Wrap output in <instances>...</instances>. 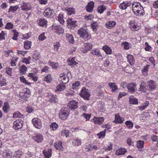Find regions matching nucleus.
<instances>
[{
    "instance_id": "64",
    "label": "nucleus",
    "mask_w": 158,
    "mask_h": 158,
    "mask_svg": "<svg viewBox=\"0 0 158 158\" xmlns=\"http://www.w3.org/2000/svg\"><path fill=\"white\" fill-rule=\"evenodd\" d=\"M3 158H11V156L7 152H4L3 154Z\"/></svg>"
},
{
    "instance_id": "62",
    "label": "nucleus",
    "mask_w": 158,
    "mask_h": 158,
    "mask_svg": "<svg viewBox=\"0 0 158 158\" xmlns=\"http://www.w3.org/2000/svg\"><path fill=\"white\" fill-rule=\"evenodd\" d=\"M6 72L7 74H8L9 76H11L12 75V68L9 67H6Z\"/></svg>"
},
{
    "instance_id": "28",
    "label": "nucleus",
    "mask_w": 158,
    "mask_h": 158,
    "mask_svg": "<svg viewBox=\"0 0 158 158\" xmlns=\"http://www.w3.org/2000/svg\"><path fill=\"white\" fill-rule=\"evenodd\" d=\"M37 22L39 25L44 26L46 25L47 21L44 19H40L38 20Z\"/></svg>"
},
{
    "instance_id": "26",
    "label": "nucleus",
    "mask_w": 158,
    "mask_h": 158,
    "mask_svg": "<svg viewBox=\"0 0 158 158\" xmlns=\"http://www.w3.org/2000/svg\"><path fill=\"white\" fill-rule=\"evenodd\" d=\"M127 61L131 65H133L135 63V60L133 56L131 55H128L127 56Z\"/></svg>"
},
{
    "instance_id": "42",
    "label": "nucleus",
    "mask_w": 158,
    "mask_h": 158,
    "mask_svg": "<svg viewBox=\"0 0 158 158\" xmlns=\"http://www.w3.org/2000/svg\"><path fill=\"white\" fill-rule=\"evenodd\" d=\"M50 66H51L52 69H56L58 67L59 64L58 62L50 61Z\"/></svg>"
},
{
    "instance_id": "37",
    "label": "nucleus",
    "mask_w": 158,
    "mask_h": 158,
    "mask_svg": "<svg viewBox=\"0 0 158 158\" xmlns=\"http://www.w3.org/2000/svg\"><path fill=\"white\" fill-rule=\"evenodd\" d=\"M18 58L17 57H13L11 60V65L12 67L16 66V64L17 62Z\"/></svg>"
},
{
    "instance_id": "20",
    "label": "nucleus",
    "mask_w": 158,
    "mask_h": 158,
    "mask_svg": "<svg viewBox=\"0 0 158 158\" xmlns=\"http://www.w3.org/2000/svg\"><path fill=\"white\" fill-rule=\"evenodd\" d=\"M108 85L110 88L112 89L111 91L113 92H115L118 91V86L115 85V83L110 82L108 83Z\"/></svg>"
},
{
    "instance_id": "27",
    "label": "nucleus",
    "mask_w": 158,
    "mask_h": 158,
    "mask_svg": "<svg viewBox=\"0 0 158 158\" xmlns=\"http://www.w3.org/2000/svg\"><path fill=\"white\" fill-rule=\"evenodd\" d=\"M91 53L97 56L98 57H101L102 59V55L101 54L100 51L99 50L95 49H94L91 51Z\"/></svg>"
},
{
    "instance_id": "35",
    "label": "nucleus",
    "mask_w": 158,
    "mask_h": 158,
    "mask_svg": "<svg viewBox=\"0 0 158 158\" xmlns=\"http://www.w3.org/2000/svg\"><path fill=\"white\" fill-rule=\"evenodd\" d=\"M106 9V8L104 5H101L98 7V12L100 14L102 13Z\"/></svg>"
},
{
    "instance_id": "61",
    "label": "nucleus",
    "mask_w": 158,
    "mask_h": 158,
    "mask_svg": "<svg viewBox=\"0 0 158 158\" xmlns=\"http://www.w3.org/2000/svg\"><path fill=\"white\" fill-rule=\"evenodd\" d=\"M43 153L45 156V158H49V151L48 149L47 151L44 150L43 151Z\"/></svg>"
},
{
    "instance_id": "11",
    "label": "nucleus",
    "mask_w": 158,
    "mask_h": 158,
    "mask_svg": "<svg viewBox=\"0 0 158 158\" xmlns=\"http://www.w3.org/2000/svg\"><path fill=\"white\" fill-rule=\"evenodd\" d=\"M68 23V26L69 28L73 29L77 25V21H73L72 19H69L66 20Z\"/></svg>"
},
{
    "instance_id": "15",
    "label": "nucleus",
    "mask_w": 158,
    "mask_h": 158,
    "mask_svg": "<svg viewBox=\"0 0 158 158\" xmlns=\"http://www.w3.org/2000/svg\"><path fill=\"white\" fill-rule=\"evenodd\" d=\"M94 5V2L93 1L90 2L86 6V9L87 11L89 12H92Z\"/></svg>"
},
{
    "instance_id": "8",
    "label": "nucleus",
    "mask_w": 158,
    "mask_h": 158,
    "mask_svg": "<svg viewBox=\"0 0 158 158\" xmlns=\"http://www.w3.org/2000/svg\"><path fill=\"white\" fill-rule=\"evenodd\" d=\"M23 123L22 119H18L14 122L13 127L15 130L21 129L23 127Z\"/></svg>"
},
{
    "instance_id": "19",
    "label": "nucleus",
    "mask_w": 158,
    "mask_h": 158,
    "mask_svg": "<svg viewBox=\"0 0 158 158\" xmlns=\"http://www.w3.org/2000/svg\"><path fill=\"white\" fill-rule=\"evenodd\" d=\"M116 25V23L114 21H110L106 22L105 24L106 27L108 29H111L114 27Z\"/></svg>"
},
{
    "instance_id": "3",
    "label": "nucleus",
    "mask_w": 158,
    "mask_h": 158,
    "mask_svg": "<svg viewBox=\"0 0 158 158\" xmlns=\"http://www.w3.org/2000/svg\"><path fill=\"white\" fill-rule=\"evenodd\" d=\"M69 114V110L67 108H62L59 113L60 118L63 120L66 119Z\"/></svg>"
},
{
    "instance_id": "41",
    "label": "nucleus",
    "mask_w": 158,
    "mask_h": 158,
    "mask_svg": "<svg viewBox=\"0 0 158 158\" xmlns=\"http://www.w3.org/2000/svg\"><path fill=\"white\" fill-rule=\"evenodd\" d=\"M129 101L130 103L132 104H138L137 99L134 97L133 96H132L129 98Z\"/></svg>"
},
{
    "instance_id": "10",
    "label": "nucleus",
    "mask_w": 158,
    "mask_h": 158,
    "mask_svg": "<svg viewBox=\"0 0 158 158\" xmlns=\"http://www.w3.org/2000/svg\"><path fill=\"white\" fill-rule=\"evenodd\" d=\"M32 122L34 127L38 129H40L42 127V123L40 120L35 118L32 119Z\"/></svg>"
},
{
    "instance_id": "32",
    "label": "nucleus",
    "mask_w": 158,
    "mask_h": 158,
    "mask_svg": "<svg viewBox=\"0 0 158 158\" xmlns=\"http://www.w3.org/2000/svg\"><path fill=\"white\" fill-rule=\"evenodd\" d=\"M63 17V14H60L56 19L60 22V24H63L65 22V20Z\"/></svg>"
},
{
    "instance_id": "16",
    "label": "nucleus",
    "mask_w": 158,
    "mask_h": 158,
    "mask_svg": "<svg viewBox=\"0 0 158 158\" xmlns=\"http://www.w3.org/2000/svg\"><path fill=\"white\" fill-rule=\"evenodd\" d=\"M78 103V102L72 100L70 101L68 103V106L69 108L75 110L78 107L77 105Z\"/></svg>"
},
{
    "instance_id": "45",
    "label": "nucleus",
    "mask_w": 158,
    "mask_h": 158,
    "mask_svg": "<svg viewBox=\"0 0 158 158\" xmlns=\"http://www.w3.org/2000/svg\"><path fill=\"white\" fill-rule=\"evenodd\" d=\"M58 127V124L55 122L52 123L50 125V129L53 131L56 130Z\"/></svg>"
},
{
    "instance_id": "13",
    "label": "nucleus",
    "mask_w": 158,
    "mask_h": 158,
    "mask_svg": "<svg viewBox=\"0 0 158 158\" xmlns=\"http://www.w3.org/2000/svg\"><path fill=\"white\" fill-rule=\"evenodd\" d=\"M148 85V88L149 90L152 91L156 89L157 87L156 83L153 81L151 80L147 83Z\"/></svg>"
},
{
    "instance_id": "40",
    "label": "nucleus",
    "mask_w": 158,
    "mask_h": 158,
    "mask_svg": "<svg viewBox=\"0 0 158 158\" xmlns=\"http://www.w3.org/2000/svg\"><path fill=\"white\" fill-rule=\"evenodd\" d=\"M31 45V41H27L24 42V48L25 49H28L30 48Z\"/></svg>"
},
{
    "instance_id": "57",
    "label": "nucleus",
    "mask_w": 158,
    "mask_h": 158,
    "mask_svg": "<svg viewBox=\"0 0 158 158\" xmlns=\"http://www.w3.org/2000/svg\"><path fill=\"white\" fill-rule=\"evenodd\" d=\"M148 104L149 102L148 101H146L144 103V104L142 106H139V108L140 110H143L147 107Z\"/></svg>"
},
{
    "instance_id": "54",
    "label": "nucleus",
    "mask_w": 158,
    "mask_h": 158,
    "mask_svg": "<svg viewBox=\"0 0 158 158\" xmlns=\"http://www.w3.org/2000/svg\"><path fill=\"white\" fill-rule=\"evenodd\" d=\"M65 89V86L63 84H60L57 86V89L59 91H63Z\"/></svg>"
},
{
    "instance_id": "6",
    "label": "nucleus",
    "mask_w": 158,
    "mask_h": 158,
    "mask_svg": "<svg viewBox=\"0 0 158 158\" xmlns=\"http://www.w3.org/2000/svg\"><path fill=\"white\" fill-rule=\"evenodd\" d=\"M81 96L84 98L85 99L89 100L90 94L89 93V91L88 89L84 88L81 90L79 94Z\"/></svg>"
},
{
    "instance_id": "49",
    "label": "nucleus",
    "mask_w": 158,
    "mask_h": 158,
    "mask_svg": "<svg viewBox=\"0 0 158 158\" xmlns=\"http://www.w3.org/2000/svg\"><path fill=\"white\" fill-rule=\"evenodd\" d=\"M144 144V141L141 140L138 141L137 142V147L139 149H142L143 147Z\"/></svg>"
},
{
    "instance_id": "46",
    "label": "nucleus",
    "mask_w": 158,
    "mask_h": 158,
    "mask_svg": "<svg viewBox=\"0 0 158 158\" xmlns=\"http://www.w3.org/2000/svg\"><path fill=\"white\" fill-rule=\"evenodd\" d=\"M150 66V65L147 64L144 67L143 70H142V73L143 75H146L147 74V72Z\"/></svg>"
},
{
    "instance_id": "34",
    "label": "nucleus",
    "mask_w": 158,
    "mask_h": 158,
    "mask_svg": "<svg viewBox=\"0 0 158 158\" xmlns=\"http://www.w3.org/2000/svg\"><path fill=\"white\" fill-rule=\"evenodd\" d=\"M28 77L34 81H36L38 80V77L34 73H30L28 74Z\"/></svg>"
},
{
    "instance_id": "18",
    "label": "nucleus",
    "mask_w": 158,
    "mask_h": 158,
    "mask_svg": "<svg viewBox=\"0 0 158 158\" xmlns=\"http://www.w3.org/2000/svg\"><path fill=\"white\" fill-rule=\"evenodd\" d=\"M33 139L38 143L41 142L43 139V136L40 134L36 135L33 137Z\"/></svg>"
},
{
    "instance_id": "5",
    "label": "nucleus",
    "mask_w": 158,
    "mask_h": 158,
    "mask_svg": "<svg viewBox=\"0 0 158 158\" xmlns=\"http://www.w3.org/2000/svg\"><path fill=\"white\" fill-rule=\"evenodd\" d=\"M51 30L53 32L57 33L58 35L63 34L64 32L63 29L60 26L57 25L56 24H53L52 26Z\"/></svg>"
},
{
    "instance_id": "23",
    "label": "nucleus",
    "mask_w": 158,
    "mask_h": 158,
    "mask_svg": "<svg viewBox=\"0 0 158 158\" xmlns=\"http://www.w3.org/2000/svg\"><path fill=\"white\" fill-rule=\"evenodd\" d=\"M54 146L56 149L57 150H62L63 148L62 142L59 141L54 143Z\"/></svg>"
},
{
    "instance_id": "22",
    "label": "nucleus",
    "mask_w": 158,
    "mask_h": 158,
    "mask_svg": "<svg viewBox=\"0 0 158 158\" xmlns=\"http://www.w3.org/2000/svg\"><path fill=\"white\" fill-rule=\"evenodd\" d=\"M66 37L67 40L71 44H73L74 42V40L73 36L71 34L69 33H66Z\"/></svg>"
},
{
    "instance_id": "56",
    "label": "nucleus",
    "mask_w": 158,
    "mask_h": 158,
    "mask_svg": "<svg viewBox=\"0 0 158 158\" xmlns=\"http://www.w3.org/2000/svg\"><path fill=\"white\" fill-rule=\"evenodd\" d=\"M20 79V81L21 82H23L26 85H30L31 84L30 83L28 82V81L26 80L23 76L21 77Z\"/></svg>"
},
{
    "instance_id": "44",
    "label": "nucleus",
    "mask_w": 158,
    "mask_h": 158,
    "mask_svg": "<svg viewBox=\"0 0 158 158\" xmlns=\"http://www.w3.org/2000/svg\"><path fill=\"white\" fill-rule=\"evenodd\" d=\"M72 142L73 144L76 146H79L81 144V140L77 138L73 139Z\"/></svg>"
},
{
    "instance_id": "47",
    "label": "nucleus",
    "mask_w": 158,
    "mask_h": 158,
    "mask_svg": "<svg viewBox=\"0 0 158 158\" xmlns=\"http://www.w3.org/2000/svg\"><path fill=\"white\" fill-rule=\"evenodd\" d=\"M106 131V129L104 130L103 131H101L99 133L97 134L98 137L99 139H101L102 137L103 138L105 135V133Z\"/></svg>"
},
{
    "instance_id": "52",
    "label": "nucleus",
    "mask_w": 158,
    "mask_h": 158,
    "mask_svg": "<svg viewBox=\"0 0 158 158\" xmlns=\"http://www.w3.org/2000/svg\"><path fill=\"white\" fill-rule=\"evenodd\" d=\"M22 152L20 150H18L15 152L14 156L17 158H20L22 155Z\"/></svg>"
},
{
    "instance_id": "4",
    "label": "nucleus",
    "mask_w": 158,
    "mask_h": 158,
    "mask_svg": "<svg viewBox=\"0 0 158 158\" xmlns=\"http://www.w3.org/2000/svg\"><path fill=\"white\" fill-rule=\"evenodd\" d=\"M30 90L28 89L25 88L23 90V91L20 92L19 95L20 99L21 101L23 100V99H25L27 98L30 97Z\"/></svg>"
},
{
    "instance_id": "60",
    "label": "nucleus",
    "mask_w": 158,
    "mask_h": 158,
    "mask_svg": "<svg viewBox=\"0 0 158 158\" xmlns=\"http://www.w3.org/2000/svg\"><path fill=\"white\" fill-rule=\"evenodd\" d=\"M126 126L128 128H131L133 127V123L130 121H127L125 122Z\"/></svg>"
},
{
    "instance_id": "9",
    "label": "nucleus",
    "mask_w": 158,
    "mask_h": 158,
    "mask_svg": "<svg viewBox=\"0 0 158 158\" xmlns=\"http://www.w3.org/2000/svg\"><path fill=\"white\" fill-rule=\"evenodd\" d=\"M129 27L132 31H136L140 28V27L133 20L130 21L129 23Z\"/></svg>"
},
{
    "instance_id": "7",
    "label": "nucleus",
    "mask_w": 158,
    "mask_h": 158,
    "mask_svg": "<svg viewBox=\"0 0 158 158\" xmlns=\"http://www.w3.org/2000/svg\"><path fill=\"white\" fill-rule=\"evenodd\" d=\"M84 46L81 48V51L83 53H86L92 48V45L90 43H86L84 44Z\"/></svg>"
},
{
    "instance_id": "12",
    "label": "nucleus",
    "mask_w": 158,
    "mask_h": 158,
    "mask_svg": "<svg viewBox=\"0 0 158 158\" xmlns=\"http://www.w3.org/2000/svg\"><path fill=\"white\" fill-rule=\"evenodd\" d=\"M137 85L135 83L133 82L129 84L127 86L128 91L133 93L137 90L136 89Z\"/></svg>"
},
{
    "instance_id": "31",
    "label": "nucleus",
    "mask_w": 158,
    "mask_h": 158,
    "mask_svg": "<svg viewBox=\"0 0 158 158\" xmlns=\"http://www.w3.org/2000/svg\"><path fill=\"white\" fill-rule=\"evenodd\" d=\"M27 68L25 65H23L20 67L19 72L22 74H24L27 71Z\"/></svg>"
},
{
    "instance_id": "17",
    "label": "nucleus",
    "mask_w": 158,
    "mask_h": 158,
    "mask_svg": "<svg viewBox=\"0 0 158 158\" xmlns=\"http://www.w3.org/2000/svg\"><path fill=\"white\" fill-rule=\"evenodd\" d=\"M93 120L94 122V123L95 124H101L104 121V118L103 117H94L93 119Z\"/></svg>"
},
{
    "instance_id": "14",
    "label": "nucleus",
    "mask_w": 158,
    "mask_h": 158,
    "mask_svg": "<svg viewBox=\"0 0 158 158\" xmlns=\"http://www.w3.org/2000/svg\"><path fill=\"white\" fill-rule=\"evenodd\" d=\"M131 2L130 1H126L121 3L119 6V8L122 10H125L128 6H131Z\"/></svg>"
},
{
    "instance_id": "25",
    "label": "nucleus",
    "mask_w": 158,
    "mask_h": 158,
    "mask_svg": "<svg viewBox=\"0 0 158 158\" xmlns=\"http://www.w3.org/2000/svg\"><path fill=\"white\" fill-rule=\"evenodd\" d=\"M115 119L114 121V123H123V121L122 118L119 116L118 114H115Z\"/></svg>"
},
{
    "instance_id": "63",
    "label": "nucleus",
    "mask_w": 158,
    "mask_h": 158,
    "mask_svg": "<svg viewBox=\"0 0 158 158\" xmlns=\"http://www.w3.org/2000/svg\"><path fill=\"white\" fill-rule=\"evenodd\" d=\"M23 116V115L19 112H17L13 114V117L14 118H21Z\"/></svg>"
},
{
    "instance_id": "51",
    "label": "nucleus",
    "mask_w": 158,
    "mask_h": 158,
    "mask_svg": "<svg viewBox=\"0 0 158 158\" xmlns=\"http://www.w3.org/2000/svg\"><path fill=\"white\" fill-rule=\"evenodd\" d=\"M12 31L14 33V36L12 37V39L16 40H18L17 37L19 36V33L16 29L13 30Z\"/></svg>"
},
{
    "instance_id": "2",
    "label": "nucleus",
    "mask_w": 158,
    "mask_h": 158,
    "mask_svg": "<svg viewBox=\"0 0 158 158\" xmlns=\"http://www.w3.org/2000/svg\"><path fill=\"white\" fill-rule=\"evenodd\" d=\"M77 33L80 37L85 40H88L91 38L90 34L86 28H81L78 30Z\"/></svg>"
},
{
    "instance_id": "24",
    "label": "nucleus",
    "mask_w": 158,
    "mask_h": 158,
    "mask_svg": "<svg viewBox=\"0 0 158 158\" xmlns=\"http://www.w3.org/2000/svg\"><path fill=\"white\" fill-rule=\"evenodd\" d=\"M102 49L108 55L112 53V49L107 45H105L104 46L102 47Z\"/></svg>"
},
{
    "instance_id": "1",
    "label": "nucleus",
    "mask_w": 158,
    "mask_h": 158,
    "mask_svg": "<svg viewBox=\"0 0 158 158\" xmlns=\"http://www.w3.org/2000/svg\"><path fill=\"white\" fill-rule=\"evenodd\" d=\"M132 8L133 12L137 16H140L144 13L143 7L139 2H134L132 4Z\"/></svg>"
},
{
    "instance_id": "29",
    "label": "nucleus",
    "mask_w": 158,
    "mask_h": 158,
    "mask_svg": "<svg viewBox=\"0 0 158 158\" xmlns=\"http://www.w3.org/2000/svg\"><path fill=\"white\" fill-rule=\"evenodd\" d=\"M62 74L60 75V78L61 79L62 83L63 84H66L68 82L69 79L68 77L65 75H62Z\"/></svg>"
},
{
    "instance_id": "39",
    "label": "nucleus",
    "mask_w": 158,
    "mask_h": 158,
    "mask_svg": "<svg viewBox=\"0 0 158 158\" xmlns=\"http://www.w3.org/2000/svg\"><path fill=\"white\" fill-rule=\"evenodd\" d=\"M98 26V23L97 22H94L91 24V27L94 31H97V28Z\"/></svg>"
},
{
    "instance_id": "36",
    "label": "nucleus",
    "mask_w": 158,
    "mask_h": 158,
    "mask_svg": "<svg viewBox=\"0 0 158 158\" xmlns=\"http://www.w3.org/2000/svg\"><path fill=\"white\" fill-rule=\"evenodd\" d=\"M21 7L23 10L28 11L30 10L27 3L26 2H23L22 4Z\"/></svg>"
},
{
    "instance_id": "58",
    "label": "nucleus",
    "mask_w": 158,
    "mask_h": 158,
    "mask_svg": "<svg viewBox=\"0 0 158 158\" xmlns=\"http://www.w3.org/2000/svg\"><path fill=\"white\" fill-rule=\"evenodd\" d=\"M80 84V82L79 81L75 82L72 84L73 88V89H76L79 87Z\"/></svg>"
},
{
    "instance_id": "53",
    "label": "nucleus",
    "mask_w": 158,
    "mask_h": 158,
    "mask_svg": "<svg viewBox=\"0 0 158 158\" xmlns=\"http://www.w3.org/2000/svg\"><path fill=\"white\" fill-rule=\"evenodd\" d=\"M53 46L54 50L57 51L59 47H60V44L59 42H55Z\"/></svg>"
},
{
    "instance_id": "43",
    "label": "nucleus",
    "mask_w": 158,
    "mask_h": 158,
    "mask_svg": "<svg viewBox=\"0 0 158 158\" xmlns=\"http://www.w3.org/2000/svg\"><path fill=\"white\" fill-rule=\"evenodd\" d=\"M69 131L66 129H63L61 131V135L63 136H66V137H67L69 136Z\"/></svg>"
},
{
    "instance_id": "48",
    "label": "nucleus",
    "mask_w": 158,
    "mask_h": 158,
    "mask_svg": "<svg viewBox=\"0 0 158 158\" xmlns=\"http://www.w3.org/2000/svg\"><path fill=\"white\" fill-rule=\"evenodd\" d=\"M19 6L18 5L11 6L9 8V12L11 11L12 12L14 13L17 10Z\"/></svg>"
},
{
    "instance_id": "33",
    "label": "nucleus",
    "mask_w": 158,
    "mask_h": 158,
    "mask_svg": "<svg viewBox=\"0 0 158 158\" xmlns=\"http://www.w3.org/2000/svg\"><path fill=\"white\" fill-rule=\"evenodd\" d=\"M139 91H141L143 92H145L146 91L147 89L146 87L145 83L142 82H141L140 85V88L139 89Z\"/></svg>"
},
{
    "instance_id": "38",
    "label": "nucleus",
    "mask_w": 158,
    "mask_h": 158,
    "mask_svg": "<svg viewBox=\"0 0 158 158\" xmlns=\"http://www.w3.org/2000/svg\"><path fill=\"white\" fill-rule=\"evenodd\" d=\"M50 103L53 102L56 103L58 101V98L56 95H50Z\"/></svg>"
},
{
    "instance_id": "55",
    "label": "nucleus",
    "mask_w": 158,
    "mask_h": 158,
    "mask_svg": "<svg viewBox=\"0 0 158 158\" xmlns=\"http://www.w3.org/2000/svg\"><path fill=\"white\" fill-rule=\"evenodd\" d=\"M31 59V57L29 56L28 58H24L22 59V62L23 63H25L26 64H29L30 63V60Z\"/></svg>"
},
{
    "instance_id": "59",
    "label": "nucleus",
    "mask_w": 158,
    "mask_h": 158,
    "mask_svg": "<svg viewBox=\"0 0 158 158\" xmlns=\"http://www.w3.org/2000/svg\"><path fill=\"white\" fill-rule=\"evenodd\" d=\"M13 25L10 22H8L7 23L5 27V28L7 29L10 30L13 28Z\"/></svg>"
},
{
    "instance_id": "30",
    "label": "nucleus",
    "mask_w": 158,
    "mask_h": 158,
    "mask_svg": "<svg viewBox=\"0 0 158 158\" xmlns=\"http://www.w3.org/2000/svg\"><path fill=\"white\" fill-rule=\"evenodd\" d=\"M68 64L70 65H76L78 63L75 60V58L70 57L68 60Z\"/></svg>"
},
{
    "instance_id": "21",
    "label": "nucleus",
    "mask_w": 158,
    "mask_h": 158,
    "mask_svg": "<svg viewBox=\"0 0 158 158\" xmlns=\"http://www.w3.org/2000/svg\"><path fill=\"white\" fill-rule=\"evenodd\" d=\"M127 152V150L124 148H121L117 149L116 151L115 154L118 155H124Z\"/></svg>"
},
{
    "instance_id": "50",
    "label": "nucleus",
    "mask_w": 158,
    "mask_h": 158,
    "mask_svg": "<svg viewBox=\"0 0 158 158\" xmlns=\"http://www.w3.org/2000/svg\"><path fill=\"white\" fill-rule=\"evenodd\" d=\"M9 109V103L8 102H4V106L3 107V111L5 112H8V110Z\"/></svg>"
}]
</instances>
